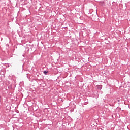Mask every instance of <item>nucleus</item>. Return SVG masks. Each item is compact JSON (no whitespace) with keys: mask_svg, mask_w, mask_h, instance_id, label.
Segmentation results:
<instances>
[{"mask_svg":"<svg viewBox=\"0 0 130 130\" xmlns=\"http://www.w3.org/2000/svg\"><path fill=\"white\" fill-rule=\"evenodd\" d=\"M42 85L43 87H45V86H46V84L44 82L43 84H42Z\"/></svg>","mask_w":130,"mask_h":130,"instance_id":"6e6552de","label":"nucleus"},{"mask_svg":"<svg viewBox=\"0 0 130 130\" xmlns=\"http://www.w3.org/2000/svg\"><path fill=\"white\" fill-rule=\"evenodd\" d=\"M30 49H31V51H36V48L34 47V44L30 45V44H27L26 47L25 48L26 51L29 52V51H30Z\"/></svg>","mask_w":130,"mask_h":130,"instance_id":"f257e3e1","label":"nucleus"},{"mask_svg":"<svg viewBox=\"0 0 130 130\" xmlns=\"http://www.w3.org/2000/svg\"><path fill=\"white\" fill-rule=\"evenodd\" d=\"M88 15H89L90 17H92V16H93V12H90V11H88Z\"/></svg>","mask_w":130,"mask_h":130,"instance_id":"423d86ee","label":"nucleus"},{"mask_svg":"<svg viewBox=\"0 0 130 130\" xmlns=\"http://www.w3.org/2000/svg\"><path fill=\"white\" fill-rule=\"evenodd\" d=\"M100 6H101L102 7H103V6H104V2H100Z\"/></svg>","mask_w":130,"mask_h":130,"instance_id":"20e7f679","label":"nucleus"},{"mask_svg":"<svg viewBox=\"0 0 130 130\" xmlns=\"http://www.w3.org/2000/svg\"><path fill=\"white\" fill-rule=\"evenodd\" d=\"M84 101H85V102H84V105H86L87 103H88L89 101L88 100V99H85Z\"/></svg>","mask_w":130,"mask_h":130,"instance_id":"7ed1b4c3","label":"nucleus"},{"mask_svg":"<svg viewBox=\"0 0 130 130\" xmlns=\"http://www.w3.org/2000/svg\"><path fill=\"white\" fill-rule=\"evenodd\" d=\"M118 102H120V100H117Z\"/></svg>","mask_w":130,"mask_h":130,"instance_id":"9d476101","label":"nucleus"},{"mask_svg":"<svg viewBox=\"0 0 130 130\" xmlns=\"http://www.w3.org/2000/svg\"><path fill=\"white\" fill-rule=\"evenodd\" d=\"M96 88L97 89H98V90H102V85H98L96 86Z\"/></svg>","mask_w":130,"mask_h":130,"instance_id":"f03ea898","label":"nucleus"},{"mask_svg":"<svg viewBox=\"0 0 130 130\" xmlns=\"http://www.w3.org/2000/svg\"><path fill=\"white\" fill-rule=\"evenodd\" d=\"M23 67H24V65L22 66V68H23Z\"/></svg>","mask_w":130,"mask_h":130,"instance_id":"9b49d317","label":"nucleus"},{"mask_svg":"<svg viewBox=\"0 0 130 130\" xmlns=\"http://www.w3.org/2000/svg\"><path fill=\"white\" fill-rule=\"evenodd\" d=\"M43 74H44L45 75H47V74H48V71L45 70L43 71Z\"/></svg>","mask_w":130,"mask_h":130,"instance_id":"0eeeda50","label":"nucleus"},{"mask_svg":"<svg viewBox=\"0 0 130 130\" xmlns=\"http://www.w3.org/2000/svg\"><path fill=\"white\" fill-rule=\"evenodd\" d=\"M76 107H77V106L76 105H74V107H73V108L76 109Z\"/></svg>","mask_w":130,"mask_h":130,"instance_id":"1a4fd4ad","label":"nucleus"},{"mask_svg":"<svg viewBox=\"0 0 130 130\" xmlns=\"http://www.w3.org/2000/svg\"><path fill=\"white\" fill-rule=\"evenodd\" d=\"M12 88H13V87H12V86L11 84H10V85H9L8 86V89H9V90H12Z\"/></svg>","mask_w":130,"mask_h":130,"instance_id":"39448f33","label":"nucleus"}]
</instances>
